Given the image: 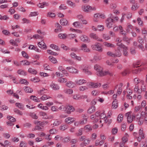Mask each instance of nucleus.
Returning a JSON list of instances; mask_svg holds the SVG:
<instances>
[{"instance_id":"obj_1","label":"nucleus","mask_w":147,"mask_h":147,"mask_svg":"<svg viewBox=\"0 0 147 147\" xmlns=\"http://www.w3.org/2000/svg\"><path fill=\"white\" fill-rule=\"evenodd\" d=\"M94 69L96 71V74L98 76L102 77L107 75H109L112 76L113 75V74L112 72L109 71H103V68L98 64L95 65H94Z\"/></svg>"},{"instance_id":"obj_2","label":"nucleus","mask_w":147,"mask_h":147,"mask_svg":"<svg viewBox=\"0 0 147 147\" xmlns=\"http://www.w3.org/2000/svg\"><path fill=\"white\" fill-rule=\"evenodd\" d=\"M80 141L83 142L80 144L81 147H84L88 144L90 142V140L89 138H87L86 136H83L80 138Z\"/></svg>"},{"instance_id":"obj_3","label":"nucleus","mask_w":147,"mask_h":147,"mask_svg":"<svg viewBox=\"0 0 147 147\" xmlns=\"http://www.w3.org/2000/svg\"><path fill=\"white\" fill-rule=\"evenodd\" d=\"M82 9L84 11L86 12H89L92 10L95 11L96 10V7H92L88 5H85L82 6Z\"/></svg>"},{"instance_id":"obj_4","label":"nucleus","mask_w":147,"mask_h":147,"mask_svg":"<svg viewBox=\"0 0 147 147\" xmlns=\"http://www.w3.org/2000/svg\"><path fill=\"white\" fill-rule=\"evenodd\" d=\"M143 113L144 114V112L143 111L142 112L141 114L140 113L139 114H137L135 117H136L137 120H138V123L139 125H142L144 121L143 120V116L144 115H142Z\"/></svg>"},{"instance_id":"obj_5","label":"nucleus","mask_w":147,"mask_h":147,"mask_svg":"<svg viewBox=\"0 0 147 147\" xmlns=\"http://www.w3.org/2000/svg\"><path fill=\"white\" fill-rule=\"evenodd\" d=\"M115 22V21L111 18H107L105 20V23L107 27L108 28H110L112 27L113 23Z\"/></svg>"},{"instance_id":"obj_6","label":"nucleus","mask_w":147,"mask_h":147,"mask_svg":"<svg viewBox=\"0 0 147 147\" xmlns=\"http://www.w3.org/2000/svg\"><path fill=\"white\" fill-rule=\"evenodd\" d=\"M139 136L137 137V140L140 142L142 139L145 138L144 134L143 132V129L142 128L140 129L139 132Z\"/></svg>"},{"instance_id":"obj_7","label":"nucleus","mask_w":147,"mask_h":147,"mask_svg":"<svg viewBox=\"0 0 147 147\" xmlns=\"http://www.w3.org/2000/svg\"><path fill=\"white\" fill-rule=\"evenodd\" d=\"M99 43H96L95 44L92 45V47L93 50L101 52L102 51V49L101 47L99 45Z\"/></svg>"},{"instance_id":"obj_8","label":"nucleus","mask_w":147,"mask_h":147,"mask_svg":"<svg viewBox=\"0 0 147 147\" xmlns=\"http://www.w3.org/2000/svg\"><path fill=\"white\" fill-rule=\"evenodd\" d=\"M88 85L92 88H95L100 87L101 84L100 83H95L93 82H90Z\"/></svg>"},{"instance_id":"obj_9","label":"nucleus","mask_w":147,"mask_h":147,"mask_svg":"<svg viewBox=\"0 0 147 147\" xmlns=\"http://www.w3.org/2000/svg\"><path fill=\"white\" fill-rule=\"evenodd\" d=\"M68 71L70 73L73 74H78V71L74 67H68L66 68Z\"/></svg>"},{"instance_id":"obj_10","label":"nucleus","mask_w":147,"mask_h":147,"mask_svg":"<svg viewBox=\"0 0 147 147\" xmlns=\"http://www.w3.org/2000/svg\"><path fill=\"white\" fill-rule=\"evenodd\" d=\"M50 87L51 89L55 90H58L60 89V87L57 84L52 82L50 85Z\"/></svg>"},{"instance_id":"obj_11","label":"nucleus","mask_w":147,"mask_h":147,"mask_svg":"<svg viewBox=\"0 0 147 147\" xmlns=\"http://www.w3.org/2000/svg\"><path fill=\"white\" fill-rule=\"evenodd\" d=\"M90 36L94 39L98 41L102 42L103 40L101 38L98 37V36L95 34L93 33H91L90 35Z\"/></svg>"},{"instance_id":"obj_12","label":"nucleus","mask_w":147,"mask_h":147,"mask_svg":"<svg viewBox=\"0 0 147 147\" xmlns=\"http://www.w3.org/2000/svg\"><path fill=\"white\" fill-rule=\"evenodd\" d=\"M76 120L75 118L71 117H68L65 119V122L68 124H70L74 122Z\"/></svg>"},{"instance_id":"obj_13","label":"nucleus","mask_w":147,"mask_h":147,"mask_svg":"<svg viewBox=\"0 0 147 147\" xmlns=\"http://www.w3.org/2000/svg\"><path fill=\"white\" fill-rule=\"evenodd\" d=\"M66 113L68 114H70L71 113V112L74 111L75 110V109L74 107L71 106H68L66 108Z\"/></svg>"},{"instance_id":"obj_14","label":"nucleus","mask_w":147,"mask_h":147,"mask_svg":"<svg viewBox=\"0 0 147 147\" xmlns=\"http://www.w3.org/2000/svg\"><path fill=\"white\" fill-rule=\"evenodd\" d=\"M86 81L84 79H81L77 80L75 81L76 84L78 85H81L86 83Z\"/></svg>"},{"instance_id":"obj_15","label":"nucleus","mask_w":147,"mask_h":147,"mask_svg":"<svg viewBox=\"0 0 147 147\" xmlns=\"http://www.w3.org/2000/svg\"><path fill=\"white\" fill-rule=\"evenodd\" d=\"M128 115L127 117V121L129 123H131L133 121V119L135 118V116L134 115H132L131 116L129 113H126V115Z\"/></svg>"},{"instance_id":"obj_16","label":"nucleus","mask_w":147,"mask_h":147,"mask_svg":"<svg viewBox=\"0 0 147 147\" xmlns=\"http://www.w3.org/2000/svg\"><path fill=\"white\" fill-rule=\"evenodd\" d=\"M81 49L85 52H89L90 50L87 47L86 44H83L81 47Z\"/></svg>"},{"instance_id":"obj_17","label":"nucleus","mask_w":147,"mask_h":147,"mask_svg":"<svg viewBox=\"0 0 147 147\" xmlns=\"http://www.w3.org/2000/svg\"><path fill=\"white\" fill-rule=\"evenodd\" d=\"M38 46L40 48L43 49H47L46 45L43 41L38 43Z\"/></svg>"},{"instance_id":"obj_18","label":"nucleus","mask_w":147,"mask_h":147,"mask_svg":"<svg viewBox=\"0 0 147 147\" xmlns=\"http://www.w3.org/2000/svg\"><path fill=\"white\" fill-rule=\"evenodd\" d=\"M118 105L117 100L116 99H115L113 100V101L112 103V107L113 109H116Z\"/></svg>"},{"instance_id":"obj_19","label":"nucleus","mask_w":147,"mask_h":147,"mask_svg":"<svg viewBox=\"0 0 147 147\" xmlns=\"http://www.w3.org/2000/svg\"><path fill=\"white\" fill-rule=\"evenodd\" d=\"M76 84L72 81L68 82L66 84V85L70 88H73L75 87Z\"/></svg>"},{"instance_id":"obj_20","label":"nucleus","mask_w":147,"mask_h":147,"mask_svg":"<svg viewBox=\"0 0 147 147\" xmlns=\"http://www.w3.org/2000/svg\"><path fill=\"white\" fill-rule=\"evenodd\" d=\"M84 129L86 132H90L92 131V127L91 125L88 124L84 126Z\"/></svg>"},{"instance_id":"obj_21","label":"nucleus","mask_w":147,"mask_h":147,"mask_svg":"<svg viewBox=\"0 0 147 147\" xmlns=\"http://www.w3.org/2000/svg\"><path fill=\"white\" fill-rule=\"evenodd\" d=\"M63 92L66 94H71L73 93V91L72 89L65 88L63 90Z\"/></svg>"},{"instance_id":"obj_22","label":"nucleus","mask_w":147,"mask_h":147,"mask_svg":"<svg viewBox=\"0 0 147 147\" xmlns=\"http://www.w3.org/2000/svg\"><path fill=\"white\" fill-rule=\"evenodd\" d=\"M134 92L138 94H140L142 92L141 89H139L138 88V86L136 85L134 90Z\"/></svg>"},{"instance_id":"obj_23","label":"nucleus","mask_w":147,"mask_h":147,"mask_svg":"<svg viewBox=\"0 0 147 147\" xmlns=\"http://www.w3.org/2000/svg\"><path fill=\"white\" fill-rule=\"evenodd\" d=\"M16 106L20 109L24 110V105L22 103L16 102L15 104Z\"/></svg>"},{"instance_id":"obj_24","label":"nucleus","mask_w":147,"mask_h":147,"mask_svg":"<svg viewBox=\"0 0 147 147\" xmlns=\"http://www.w3.org/2000/svg\"><path fill=\"white\" fill-rule=\"evenodd\" d=\"M102 58L101 57L99 56L95 55L94 57V59L92 60H90L92 62H94L95 61H97L100 60Z\"/></svg>"},{"instance_id":"obj_25","label":"nucleus","mask_w":147,"mask_h":147,"mask_svg":"<svg viewBox=\"0 0 147 147\" xmlns=\"http://www.w3.org/2000/svg\"><path fill=\"white\" fill-rule=\"evenodd\" d=\"M95 107L94 106H92L90 107L88 110V113L91 114L95 112Z\"/></svg>"},{"instance_id":"obj_26","label":"nucleus","mask_w":147,"mask_h":147,"mask_svg":"<svg viewBox=\"0 0 147 147\" xmlns=\"http://www.w3.org/2000/svg\"><path fill=\"white\" fill-rule=\"evenodd\" d=\"M117 45L118 46V48L119 49L120 48H122L123 49H127V47L120 42H118L117 44Z\"/></svg>"},{"instance_id":"obj_27","label":"nucleus","mask_w":147,"mask_h":147,"mask_svg":"<svg viewBox=\"0 0 147 147\" xmlns=\"http://www.w3.org/2000/svg\"><path fill=\"white\" fill-rule=\"evenodd\" d=\"M60 23L63 26H66L68 24V21L65 19H62L60 20Z\"/></svg>"},{"instance_id":"obj_28","label":"nucleus","mask_w":147,"mask_h":147,"mask_svg":"<svg viewBox=\"0 0 147 147\" xmlns=\"http://www.w3.org/2000/svg\"><path fill=\"white\" fill-rule=\"evenodd\" d=\"M23 89L26 93H32L33 91L32 89L30 87H25Z\"/></svg>"},{"instance_id":"obj_29","label":"nucleus","mask_w":147,"mask_h":147,"mask_svg":"<svg viewBox=\"0 0 147 147\" xmlns=\"http://www.w3.org/2000/svg\"><path fill=\"white\" fill-rule=\"evenodd\" d=\"M40 116H42L43 119H47L49 118L47 113H45L43 112H40Z\"/></svg>"},{"instance_id":"obj_30","label":"nucleus","mask_w":147,"mask_h":147,"mask_svg":"<svg viewBox=\"0 0 147 147\" xmlns=\"http://www.w3.org/2000/svg\"><path fill=\"white\" fill-rule=\"evenodd\" d=\"M28 71L32 74H36L37 73V71L35 69L32 68H30L28 69Z\"/></svg>"},{"instance_id":"obj_31","label":"nucleus","mask_w":147,"mask_h":147,"mask_svg":"<svg viewBox=\"0 0 147 147\" xmlns=\"http://www.w3.org/2000/svg\"><path fill=\"white\" fill-rule=\"evenodd\" d=\"M80 40L84 42H87L88 41V37L84 35H82L80 37Z\"/></svg>"},{"instance_id":"obj_32","label":"nucleus","mask_w":147,"mask_h":147,"mask_svg":"<svg viewBox=\"0 0 147 147\" xmlns=\"http://www.w3.org/2000/svg\"><path fill=\"white\" fill-rule=\"evenodd\" d=\"M61 123V121L58 119H56L53 122V124L54 126H58Z\"/></svg>"},{"instance_id":"obj_33","label":"nucleus","mask_w":147,"mask_h":147,"mask_svg":"<svg viewBox=\"0 0 147 147\" xmlns=\"http://www.w3.org/2000/svg\"><path fill=\"white\" fill-rule=\"evenodd\" d=\"M49 59L51 62L54 63H57L56 59L52 56H50L49 57Z\"/></svg>"},{"instance_id":"obj_34","label":"nucleus","mask_w":147,"mask_h":147,"mask_svg":"<svg viewBox=\"0 0 147 147\" xmlns=\"http://www.w3.org/2000/svg\"><path fill=\"white\" fill-rule=\"evenodd\" d=\"M58 37L60 39H65L67 38V35L65 34H59L58 35Z\"/></svg>"},{"instance_id":"obj_35","label":"nucleus","mask_w":147,"mask_h":147,"mask_svg":"<svg viewBox=\"0 0 147 147\" xmlns=\"http://www.w3.org/2000/svg\"><path fill=\"white\" fill-rule=\"evenodd\" d=\"M50 47L51 48L54 49L56 51H60V49L58 47L57 45H55L54 44H51L50 45Z\"/></svg>"},{"instance_id":"obj_36","label":"nucleus","mask_w":147,"mask_h":147,"mask_svg":"<svg viewBox=\"0 0 147 147\" xmlns=\"http://www.w3.org/2000/svg\"><path fill=\"white\" fill-rule=\"evenodd\" d=\"M123 116L122 114H119L118 116L117 120L119 123L121 122L123 119Z\"/></svg>"},{"instance_id":"obj_37","label":"nucleus","mask_w":147,"mask_h":147,"mask_svg":"<svg viewBox=\"0 0 147 147\" xmlns=\"http://www.w3.org/2000/svg\"><path fill=\"white\" fill-rule=\"evenodd\" d=\"M114 55H115V57H120L121 56V53L118 48H117V50L116 51L115 53H114Z\"/></svg>"},{"instance_id":"obj_38","label":"nucleus","mask_w":147,"mask_h":147,"mask_svg":"<svg viewBox=\"0 0 147 147\" xmlns=\"http://www.w3.org/2000/svg\"><path fill=\"white\" fill-rule=\"evenodd\" d=\"M7 118L9 120L8 121H9L14 122L16 121V119L11 116H7Z\"/></svg>"},{"instance_id":"obj_39","label":"nucleus","mask_w":147,"mask_h":147,"mask_svg":"<svg viewBox=\"0 0 147 147\" xmlns=\"http://www.w3.org/2000/svg\"><path fill=\"white\" fill-rule=\"evenodd\" d=\"M67 81L66 78H60L58 79V82L61 83H66Z\"/></svg>"},{"instance_id":"obj_40","label":"nucleus","mask_w":147,"mask_h":147,"mask_svg":"<svg viewBox=\"0 0 147 147\" xmlns=\"http://www.w3.org/2000/svg\"><path fill=\"white\" fill-rule=\"evenodd\" d=\"M103 44L106 47L112 48L114 47V45L111 43H109L107 42H105L103 43Z\"/></svg>"},{"instance_id":"obj_41","label":"nucleus","mask_w":147,"mask_h":147,"mask_svg":"<svg viewBox=\"0 0 147 147\" xmlns=\"http://www.w3.org/2000/svg\"><path fill=\"white\" fill-rule=\"evenodd\" d=\"M88 118V117H85L83 118L82 120L80 121L81 125H84L87 122Z\"/></svg>"},{"instance_id":"obj_42","label":"nucleus","mask_w":147,"mask_h":147,"mask_svg":"<svg viewBox=\"0 0 147 147\" xmlns=\"http://www.w3.org/2000/svg\"><path fill=\"white\" fill-rule=\"evenodd\" d=\"M71 138L69 137H67L64 138L62 140V142L64 143H67L70 141Z\"/></svg>"},{"instance_id":"obj_43","label":"nucleus","mask_w":147,"mask_h":147,"mask_svg":"<svg viewBox=\"0 0 147 147\" xmlns=\"http://www.w3.org/2000/svg\"><path fill=\"white\" fill-rule=\"evenodd\" d=\"M51 110L53 112H57L59 111L58 109L57 106H53L51 107Z\"/></svg>"},{"instance_id":"obj_44","label":"nucleus","mask_w":147,"mask_h":147,"mask_svg":"<svg viewBox=\"0 0 147 147\" xmlns=\"http://www.w3.org/2000/svg\"><path fill=\"white\" fill-rule=\"evenodd\" d=\"M17 72L18 74L20 75L25 76L26 75V73L24 71L21 69L18 70Z\"/></svg>"},{"instance_id":"obj_45","label":"nucleus","mask_w":147,"mask_h":147,"mask_svg":"<svg viewBox=\"0 0 147 147\" xmlns=\"http://www.w3.org/2000/svg\"><path fill=\"white\" fill-rule=\"evenodd\" d=\"M68 36L69 39H72L76 38V35L74 34H68Z\"/></svg>"},{"instance_id":"obj_46","label":"nucleus","mask_w":147,"mask_h":147,"mask_svg":"<svg viewBox=\"0 0 147 147\" xmlns=\"http://www.w3.org/2000/svg\"><path fill=\"white\" fill-rule=\"evenodd\" d=\"M47 16L52 18H55V14L50 12H48L47 14Z\"/></svg>"},{"instance_id":"obj_47","label":"nucleus","mask_w":147,"mask_h":147,"mask_svg":"<svg viewBox=\"0 0 147 147\" xmlns=\"http://www.w3.org/2000/svg\"><path fill=\"white\" fill-rule=\"evenodd\" d=\"M47 91V89H45L44 88H43L42 90H40V91L38 92V94L41 95L44 94V93H46Z\"/></svg>"},{"instance_id":"obj_48","label":"nucleus","mask_w":147,"mask_h":147,"mask_svg":"<svg viewBox=\"0 0 147 147\" xmlns=\"http://www.w3.org/2000/svg\"><path fill=\"white\" fill-rule=\"evenodd\" d=\"M82 71L83 72L88 75H91L92 74L91 72L87 69H83Z\"/></svg>"},{"instance_id":"obj_49","label":"nucleus","mask_w":147,"mask_h":147,"mask_svg":"<svg viewBox=\"0 0 147 147\" xmlns=\"http://www.w3.org/2000/svg\"><path fill=\"white\" fill-rule=\"evenodd\" d=\"M127 28L126 29V31L127 32H129L130 30L133 28V26L130 24H128L127 26Z\"/></svg>"},{"instance_id":"obj_50","label":"nucleus","mask_w":147,"mask_h":147,"mask_svg":"<svg viewBox=\"0 0 147 147\" xmlns=\"http://www.w3.org/2000/svg\"><path fill=\"white\" fill-rule=\"evenodd\" d=\"M20 62L23 63L22 65H29L31 63V62H29L28 61L25 60L24 61H20Z\"/></svg>"},{"instance_id":"obj_51","label":"nucleus","mask_w":147,"mask_h":147,"mask_svg":"<svg viewBox=\"0 0 147 147\" xmlns=\"http://www.w3.org/2000/svg\"><path fill=\"white\" fill-rule=\"evenodd\" d=\"M123 39L124 41L128 43H129L130 42L131 38H129L126 36H124L123 37Z\"/></svg>"},{"instance_id":"obj_52","label":"nucleus","mask_w":147,"mask_h":147,"mask_svg":"<svg viewBox=\"0 0 147 147\" xmlns=\"http://www.w3.org/2000/svg\"><path fill=\"white\" fill-rule=\"evenodd\" d=\"M88 89V87L85 86H82L79 87V89L80 91H84Z\"/></svg>"},{"instance_id":"obj_53","label":"nucleus","mask_w":147,"mask_h":147,"mask_svg":"<svg viewBox=\"0 0 147 147\" xmlns=\"http://www.w3.org/2000/svg\"><path fill=\"white\" fill-rule=\"evenodd\" d=\"M73 25L75 27H78L80 26V23L79 21L75 22L73 23Z\"/></svg>"},{"instance_id":"obj_54","label":"nucleus","mask_w":147,"mask_h":147,"mask_svg":"<svg viewBox=\"0 0 147 147\" xmlns=\"http://www.w3.org/2000/svg\"><path fill=\"white\" fill-rule=\"evenodd\" d=\"M30 99L36 102H38L39 101V99H37V97L33 95L31 96L30 97Z\"/></svg>"},{"instance_id":"obj_55","label":"nucleus","mask_w":147,"mask_h":147,"mask_svg":"<svg viewBox=\"0 0 147 147\" xmlns=\"http://www.w3.org/2000/svg\"><path fill=\"white\" fill-rule=\"evenodd\" d=\"M126 128V125L125 123H123L121 126V131H124Z\"/></svg>"},{"instance_id":"obj_56","label":"nucleus","mask_w":147,"mask_h":147,"mask_svg":"<svg viewBox=\"0 0 147 147\" xmlns=\"http://www.w3.org/2000/svg\"><path fill=\"white\" fill-rule=\"evenodd\" d=\"M144 82L143 81H142L141 83H140L141 84V87L140 88V89L141 90L143 91H145L146 90V88L145 85H144Z\"/></svg>"},{"instance_id":"obj_57","label":"nucleus","mask_w":147,"mask_h":147,"mask_svg":"<svg viewBox=\"0 0 147 147\" xmlns=\"http://www.w3.org/2000/svg\"><path fill=\"white\" fill-rule=\"evenodd\" d=\"M38 15V13L37 12H31L29 14L28 16L31 17L36 16Z\"/></svg>"},{"instance_id":"obj_58","label":"nucleus","mask_w":147,"mask_h":147,"mask_svg":"<svg viewBox=\"0 0 147 147\" xmlns=\"http://www.w3.org/2000/svg\"><path fill=\"white\" fill-rule=\"evenodd\" d=\"M67 7L64 4H61L59 7V10H65L67 8Z\"/></svg>"},{"instance_id":"obj_59","label":"nucleus","mask_w":147,"mask_h":147,"mask_svg":"<svg viewBox=\"0 0 147 147\" xmlns=\"http://www.w3.org/2000/svg\"><path fill=\"white\" fill-rule=\"evenodd\" d=\"M51 97L49 96H47L46 95H44L40 97V99L43 100H45L47 99L50 98Z\"/></svg>"},{"instance_id":"obj_60","label":"nucleus","mask_w":147,"mask_h":147,"mask_svg":"<svg viewBox=\"0 0 147 147\" xmlns=\"http://www.w3.org/2000/svg\"><path fill=\"white\" fill-rule=\"evenodd\" d=\"M31 80L32 81L34 82H38L40 81V80L38 77H35L31 79Z\"/></svg>"},{"instance_id":"obj_61","label":"nucleus","mask_w":147,"mask_h":147,"mask_svg":"<svg viewBox=\"0 0 147 147\" xmlns=\"http://www.w3.org/2000/svg\"><path fill=\"white\" fill-rule=\"evenodd\" d=\"M67 4L71 7H74L75 6V4L70 1H67Z\"/></svg>"},{"instance_id":"obj_62","label":"nucleus","mask_w":147,"mask_h":147,"mask_svg":"<svg viewBox=\"0 0 147 147\" xmlns=\"http://www.w3.org/2000/svg\"><path fill=\"white\" fill-rule=\"evenodd\" d=\"M103 120L106 123L109 124L111 123L112 122V120L111 119H108L107 117H106Z\"/></svg>"},{"instance_id":"obj_63","label":"nucleus","mask_w":147,"mask_h":147,"mask_svg":"<svg viewBox=\"0 0 147 147\" xmlns=\"http://www.w3.org/2000/svg\"><path fill=\"white\" fill-rule=\"evenodd\" d=\"M27 146V143L25 142L21 141L20 144V146L21 147H26Z\"/></svg>"},{"instance_id":"obj_64","label":"nucleus","mask_w":147,"mask_h":147,"mask_svg":"<svg viewBox=\"0 0 147 147\" xmlns=\"http://www.w3.org/2000/svg\"><path fill=\"white\" fill-rule=\"evenodd\" d=\"M102 36L103 38L106 40H109L111 38L110 36L107 34H103V35Z\"/></svg>"}]
</instances>
